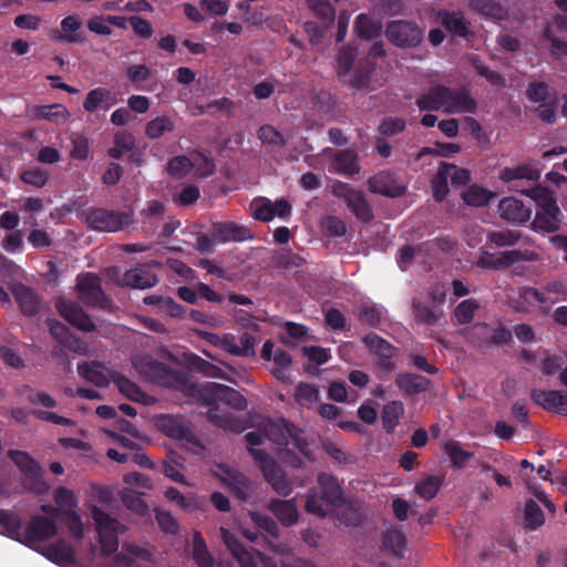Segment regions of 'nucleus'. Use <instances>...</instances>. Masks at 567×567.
<instances>
[{
    "mask_svg": "<svg viewBox=\"0 0 567 567\" xmlns=\"http://www.w3.org/2000/svg\"><path fill=\"white\" fill-rule=\"evenodd\" d=\"M317 481L321 494H319L316 487L309 489L306 501V511L323 517L328 514L329 506L342 507L344 497L342 488L333 475L320 473Z\"/></svg>",
    "mask_w": 567,
    "mask_h": 567,
    "instance_id": "obj_1",
    "label": "nucleus"
},
{
    "mask_svg": "<svg viewBox=\"0 0 567 567\" xmlns=\"http://www.w3.org/2000/svg\"><path fill=\"white\" fill-rule=\"evenodd\" d=\"M133 364L140 374L158 385L179 388L185 383V374L182 371L155 360L152 355H137L134 358Z\"/></svg>",
    "mask_w": 567,
    "mask_h": 567,
    "instance_id": "obj_2",
    "label": "nucleus"
},
{
    "mask_svg": "<svg viewBox=\"0 0 567 567\" xmlns=\"http://www.w3.org/2000/svg\"><path fill=\"white\" fill-rule=\"evenodd\" d=\"M91 515L96 524L101 554L105 557L115 554L118 549V534L123 533L124 526L99 506H93Z\"/></svg>",
    "mask_w": 567,
    "mask_h": 567,
    "instance_id": "obj_3",
    "label": "nucleus"
},
{
    "mask_svg": "<svg viewBox=\"0 0 567 567\" xmlns=\"http://www.w3.org/2000/svg\"><path fill=\"white\" fill-rule=\"evenodd\" d=\"M76 289L80 299L89 307L111 310L112 300L102 289L101 279L93 272L81 274L76 278Z\"/></svg>",
    "mask_w": 567,
    "mask_h": 567,
    "instance_id": "obj_4",
    "label": "nucleus"
},
{
    "mask_svg": "<svg viewBox=\"0 0 567 567\" xmlns=\"http://www.w3.org/2000/svg\"><path fill=\"white\" fill-rule=\"evenodd\" d=\"M85 223L93 230L115 233L132 223V215L125 212L93 208L87 212Z\"/></svg>",
    "mask_w": 567,
    "mask_h": 567,
    "instance_id": "obj_5",
    "label": "nucleus"
},
{
    "mask_svg": "<svg viewBox=\"0 0 567 567\" xmlns=\"http://www.w3.org/2000/svg\"><path fill=\"white\" fill-rule=\"evenodd\" d=\"M385 37L393 45L405 49L417 47L423 39V33L414 22L394 20L388 22Z\"/></svg>",
    "mask_w": 567,
    "mask_h": 567,
    "instance_id": "obj_6",
    "label": "nucleus"
},
{
    "mask_svg": "<svg viewBox=\"0 0 567 567\" xmlns=\"http://www.w3.org/2000/svg\"><path fill=\"white\" fill-rule=\"evenodd\" d=\"M8 456L23 474L25 481L29 482L32 491L40 493L45 488V484L42 481V470L29 453L10 450Z\"/></svg>",
    "mask_w": 567,
    "mask_h": 567,
    "instance_id": "obj_7",
    "label": "nucleus"
},
{
    "mask_svg": "<svg viewBox=\"0 0 567 567\" xmlns=\"http://www.w3.org/2000/svg\"><path fill=\"white\" fill-rule=\"evenodd\" d=\"M56 533L58 527L54 519L41 515H33L23 530L22 544L32 547L35 543L54 537Z\"/></svg>",
    "mask_w": 567,
    "mask_h": 567,
    "instance_id": "obj_8",
    "label": "nucleus"
},
{
    "mask_svg": "<svg viewBox=\"0 0 567 567\" xmlns=\"http://www.w3.org/2000/svg\"><path fill=\"white\" fill-rule=\"evenodd\" d=\"M56 309L64 320L79 330L84 332H93L96 330V326L90 316L75 301L60 298L56 301Z\"/></svg>",
    "mask_w": 567,
    "mask_h": 567,
    "instance_id": "obj_9",
    "label": "nucleus"
},
{
    "mask_svg": "<svg viewBox=\"0 0 567 567\" xmlns=\"http://www.w3.org/2000/svg\"><path fill=\"white\" fill-rule=\"evenodd\" d=\"M563 218L564 215L557 203H545V207L536 208L532 229L536 233H555L560 229Z\"/></svg>",
    "mask_w": 567,
    "mask_h": 567,
    "instance_id": "obj_10",
    "label": "nucleus"
},
{
    "mask_svg": "<svg viewBox=\"0 0 567 567\" xmlns=\"http://www.w3.org/2000/svg\"><path fill=\"white\" fill-rule=\"evenodd\" d=\"M533 252L518 249L501 251L497 255L486 252L480 260L478 266L485 269L508 268L519 261L534 260Z\"/></svg>",
    "mask_w": 567,
    "mask_h": 567,
    "instance_id": "obj_11",
    "label": "nucleus"
},
{
    "mask_svg": "<svg viewBox=\"0 0 567 567\" xmlns=\"http://www.w3.org/2000/svg\"><path fill=\"white\" fill-rule=\"evenodd\" d=\"M210 236L215 243L245 241L251 238L250 229L233 221H214Z\"/></svg>",
    "mask_w": 567,
    "mask_h": 567,
    "instance_id": "obj_12",
    "label": "nucleus"
},
{
    "mask_svg": "<svg viewBox=\"0 0 567 567\" xmlns=\"http://www.w3.org/2000/svg\"><path fill=\"white\" fill-rule=\"evenodd\" d=\"M370 192L386 197L395 198L405 193V187L400 184L395 174L390 171H381L369 178Z\"/></svg>",
    "mask_w": 567,
    "mask_h": 567,
    "instance_id": "obj_13",
    "label": "nucleus"
},
{
    "mask_svg": "<svg viewBox=\"0 0 567 567\" xmlns=\"http://www.w3.org/2000/svg\"><path fill=\"white\" fill-rule=\"evenodd\" d=\"M76 370L81 378L100 388L107 386L113 382L116 373V371L110 370L103 363L97 361L80 362L78 363Z\"/></svg>",
    "mask_w": 567,
    "mask_h": 567,
    "instance_id": "obj_14",
    "label": "nucleus"
},
{
    "mask_svg": "<svg viewBox=\"0 0 567 567\" xmlns=\"http://www.w3.org/2000/svg\"><path fill=\"white\" fill-rule=\"evenodd\" d=\"M10 290L22 315L33 317L39 312L41 299L32 288L18 282Z\"/></svg>",
    "mask_w": 567,
    "mask_h": 567,
    "instance_id": "obj_15",
    "label": "nucleus"
},
{
    "mask_svg": "<svg viewBox=\"0 0 567 567\" xmlns=\"http://www.w3.org/2000/svg\"><path fill=\"white\" fill-rule=\"evenodd\" d=\"M451 87L443 84L431 86L426 92L417 96L415 104L420 111H440L445 113L447 96Z\"/></svg>",
    "mask_w": 567,
    "mask_h": 567,
    "instance_id": "obj_16",
    "label": "nucleus"
},
{
    "mask_svg": "<svg viewBox=\"0 0 567 567\" xmlns=\"http://www.w3.org/2000/svg\"><path fill=\"white\" fill-rule=\"evenodd\" d=\"M205 391L213 400L221 401L237 411H243L247 408L245 396L228 385L212 382L206 385Z\"/></svg>",
    "mask_w": 567,
    "mask_h": 567,
    "instance_id": "obj_17",
    "label": "nucleus"
},
{
    "mask_svg": "<svg viewBox=\"0 0 567 567\" xmlns=\"http://www.w3.org/2000/svg\"><path fill=\"white\" fill-rule=\"evenodd\" d=\"M437 18L444 30L452 37L467 39L471 35L470 23L460 10H440Z\"/></svg>",
    "mask_w": 567,
    "mask_h": 567,
    "instance_id": "obj_18",
    "label": "nucleus"
},
{
    "mask_svg": "<svg viewBox=\"0 0 567 567\" xmlns=\"http://www.w3.org/2000/svg\"><path fill=\"white\" fill-rule=\"evenodd\" d=\"M498 212L503 219L513 224H524L532 216V208L515 197L503 198L498 204Z\"/></svg>",
    "mask_w": 567,
    "mask_h": 567,
    "instance_id": "obj_19",
    "label": "nucleus"
},
{
    "mask_svg": "<svg viewBox=\"0 0 567 567\" xmlns=\"http://www.w3.org/2000/svg\"><path fill=\"white\" fill-rule=\"evenodd\" d=\"M367 348L375 355L381 358L380 365L386 370L393 369L391 359L395 354V347L374 332H370L363 338Z\"/></svg>",
    "mask_w": 567,
    "mask_h": 567,
    "instance_id": "obj_20",
    "label": "nucleus"
},
{
    "mask_svg": "<svg viewBox=\"0 0 567 567\" xmlns=\"http://www.w3.org/2000/svg\"><path fill=\"white\" fill-rule=\"evenodd\" d=\"M530 400L548 412H556L567 405V391L533 389Z\"/></svg>",
    "mask_w": 567,
    "mask_h": 567,
    "instance_id": "obj_21",
    "label": "nucleus"
},
{
    "mask_svg": "<svg viewBox=\"0 0 567 567\" xmlns=\"http://www.w3.org/2000/svg\"><path fill=\"white\" fill-rule=\"evenodd\" d=\"M395 385L404 395L413 396L424 393L431 388V380L416 373H400L395 378Z\"/></svg>",
    "mask_w": 567,
    "mask_h": 567,
    "instance_id": "obj_22",
    "label": "nucleus"
},
{
    "mask_svg": "<svg viewBox=\"0 0 567 567\" xmlns=\"http://www.w3.org/2000/svg\"><path fill=\"white\" fill-rule=\"evenodd\" d=\"M331 168L338 174L352 177L360 172L359 156L350 148L338 151L332 157Z\"/></svg>",
    "mask_w": 567,
    "mask_h": 567,
    "instance_id": "obj_23",
    "label": "nucleus"
},
{
    "mask_svg": "<svg viewBox=\"0 0 567 567\" xmlns=\"http://www.w3.org/2000/svg\"><path fill=\"white\" fill-rule=\"evenodd\" d=\"M477 110L476 101L471 96L470 92L465 89L453 90L447 96V104L445 113L447 114H460L470 113L473 114Z\"/></svg>",
    "mask_w": 567,
    "mask_h": 567,
    "instance_id": "obj_24",
    "label": "nucleus"
},
{
    "mask_svg": "<svg viewBox=\"0 0 567 567\" xmlns=\"http://www.w3.org/2000/svg\"><path fill=\"white\" fill-rule=\"evenodd\" d=\"M221 536L228 550L241 567H256L257 563L254 555L243 545L236 535L221 528Z\"/></svg>",
    "mask_w": 567,
    "mask_h": 567,
    "instance_id": "obj_25",
    "label": "nucleus"
},
{
    "mask_svg": "<svg viewBox=\"0 0 567 567\" xmlns=\"http://www.w3.org/2000/svg\"><path fill=\"white\" fill-rule=\"evenodd\" d=\"M269 511L284 526H292L298 522L299 514L293 499H271Z\"/></svg>",
    "mask_w": 567,
    "mask_h": 567,
    "instance_id": "obj_26",
    "label": "nucleus"
},
{
    "mask_svg": "<svg viewBox=\"0 0 567 567\" xmlns=\"http://www.w3.org/2000/svg\"><path fill=\"white\" fill-rule=\"evenodd\" d=\"M265 480L274 491L280 496H288L293 489L291 480L287 476L282 467L276 463L262 473Z\"/></svg>",
    "mask_w": 567,
    "mask_h": 567,
    "instance_id": "obj_27",
    "label": "nucleus"
},
{
    "mask_svg": "<svg viewBox=\"0 0 567 567\" xmlns=\"http://www.w3.org/2000/svg\"><path fill=\"white\" fill-rule=\"evenodd\" d=\"M45 557L63 567L75 564V553L64 539H58L45 548Z\"/></svg>",
    "mask_w": 567,
    "mask_h": 567,
    "instance_id": "obj_28",
    "label": "nucleus"
},
{
    "mask_svg": "<svg viewBox=\"0 0 567 567\" xmlns=\"http://www.w3.org/2000/svg\"><path fill=\"white\" fill-rule=\"evenodd\" d=\"M123 282L132 288L147 289L154 287L158 282V278L148 269L133 268L124 274Z\"/></svg>",
    "mask_w": 567,
    "mask_h": 567,
    "instance_id": "obj_29",
    "label": "nucleus"
},
{
    "mask_svg": "<svg viewBox=\"0 0 567 567\" xmlns=\"http://www.w3.org/2000/svg\"><path fill=\"white\" fill-rule=\"evenodd\" d=\"M0 534L22 544L23 530L20 517L7 509H0Z\"/></svg>",
    "mask_w": 567,
    "mask_h": 567,
    "instance_id": "obj_30",
    "label": "nucleus"
},
{
    "mask_svg": "<svg viewBox=\"0 0 567 567\" xmlns=\"http://www.w3.org/2000/svg\"><path fill=\"white\" fill-rule=\"evenodd\" d=\"M475 329L482 330L487 346L508 344L513 341L512 331L499 323L496 328H489L485 322L476 323Z\"/></svg>",
    "mask_w": 567,
    "mask_h": 567,
    "instance_id": "obj_31",
    "label": "nucleus"
},
{
    "mask_svg": "<svg viewBox=\"0 0 567 567\" xmlns=\"http://www.w3.org/2000/svg\"><path fill=\"white\" fill-rule=\"evenodd\" d=\"M114 101H111V91L105 87H96L87 92L83 109L89 113L96 112L100 107L109 110L114 105Z\"/></svg>",
    "mask_w": 567,
    "mask_h": 567,
    "instance_id": "obj_32",
    "label": "nucleus"
},
{
    "mask_svg": "<svg viewBox=\"0 0 567 567\" xmlns=\"http://www.w3.org/2000/svg\"><path fill=\"white\" fill-rule=\"evenodd\" d=\"M287 439L290 440L295 447L309 461H315L316 456L310 449L305 430L298 427L292 422L286 423Z\"/></svg>",
    "mask_w": 567,
    "mask_h": 567,
    "instance_id": "obj_33",
    "label": "nucleus"
},
{
    "mask_svg": "<svg viewBox=\"0 0 567 567\" xmlns=\"http://www.w3.org/2000/svg\"><path fill=\"white\" fill-rule=\"evenodd\" d=\"M404 413L403 403L400 401L388 402L381 412V421L384 431L392 434Z\"/></svg>",
    "mask_w": 567,
    "mask_h": 567,
    "instance_id": "obj_34",
    "label": "nucleus"
},
{
    "mask_svg": "<svg viewBox=\"0 0 567 567\" xmlns=\"http://www.w3.org/2000/svg\"><path fill=\"white\" fill-rule=\"evenodd\" d=\"M224 474V481L231 493L239 499L245 501L248 497L249 491L247 477L243 473L231 468H226Z\"/></svg>",
    "mask_w": 567,
    "mask_h": 567,
    "instance_id": "obj_35",
    "label": "nucleus"
},
{
    "mask_svg": "<svg viewBox=\"0 0 567 567\" xmlns=\"http://www.w3.org/2000/svg\"><path fill=\"white\" fill-rule=\"evenodd\" d=\"M413 315L417 323L434 326L443 316L442 309H434L424 301L413 300Z\"/></svg>",
    "mask_w": 567,
    "mask_h": 567,
    "instance_id": "obj_36",
    "label": "nucleus"
},
{
    "mask_svg": "<svg viewBox=\"0 0 567 567\" xmlns=\"http://www.w3.org/2000/svg\"><path fill=\"white\" fill-rule=\"evenodd\" d=\"M348 208L362 223H369L373 219V212L367 202L364 194L359 190L357 194L350 195L347 203Z\"/></svg>",
    "mask_w": 567,
    "mask_h": 567,
    "instance_id": "obj_37",
    "label": "nucleus"
},
{
    "mask_svg": "<svg viewBox=\"0 0 567 567\" xmlns=\"http://www.w3.org/2000/svg\"><path fill=\"white\" fill-rule=\"evenodd\" d=\"M540 177V172L527 165L516 166L514 168H504L501 172L499 178L505 183H513L520 179L537 182Z\"/></svg>",
    "mask_w": 567,
    "mask_h": 567,
    "instance_id": "obj_38",
    "label": "nucleus"
},
{
    "mask_svg": "<svg viewBox=\"0 0 567 567\" xmlns=\"http://www.w3.org/2000/svg\"><path fill=\"white\" fill-rule=\"evenodd\" d=\"M444 453L449 456L452 467L461 470L474 456V453L462 449L458 441L451 440L443 446Z\"/></svg>",
    "mask_w": 567,
    "mask_h": 567,
    "instance_id": "obj_39",
    "label": "nucleus"
},
{
    "mask_svg": "<svg viewBox=\"0 0 567 567\" xmlns=\"http://www.w3.org/2000/svg\"><path fill=\"white\" fill-rule=\"evenodd\" d=\"M61 30L65 33L63 40L69 43L82 44L86 38L83 32H79L82 27V22L75 14L68 16L62 19Z\"/></svg>",
    "mask_w": 567,
    "mask_h": 567,
    "instance_id": "obj_40",
    "label": "nucleus"
},
{
    "mask_svg": "<svg viewBox=\"0 0 567 567\" xmlns=\"http://www.w3.org/2000/svg\"><path fill=\"white\" fill-rule=\"evenodd\" d=\"M286 423H290V421L281 417L277 422H269L264 429V435L282 450L289 444Z\"/></svg>",
    "mask_w": 567,
    "mask_h": 567,
    "instance_id": "obj_41",
    "label": "nucleus"
},
{
    "mask_svg": "<svg viewBox=\"0 0 567 567\" xmlns=\"http://www.w3.org/2000/svg\"><path fill=\"white\" fill-rule=\"evenodd\" d=\"M444 477L439 475H427L416 483L415 493L425 501L433 499L443 485Z\"/></svg>",
    "mask_w": 567,
    "mask_h": 567,
    "instance_id": "obj_42",
    "label": "nucleus"
},
{
    "mask_svg": "<svg viewBox=\"0 0 567 567\" xmlns=\"http://www.w3.org/2000/svg\"><path fill=\"white\" fill-rule=\"evenodd\" d=\"M382 544L386 549H390L398 558H403L406 547V537L403 532L399 529H388L382 535Z\"/></svg>",
    "mask_w": 567,
    "mask_h": 567,
    "instance_id": "obj_43",
    "label": "nucleus"
},
{
    "mask_svg": "<svg viewBox=\"0 0 567 567\" xmlns=\"http://www.w3.org/2000/svg\"><path fill=\"white\" fill-rule=\"evenodd\" d=\"M354 31L359 38L370 40L379 35L381 31V24L379 21L373 20L370 16L361 13L355 19Z\"/></svg>",
    "mask_w": 567,
    "mask_h": 567,
    "instance_id": "obj_44",
    "label": "nucleus"
},
{
    "mask_svg": "<svg viewBox=\"0 0 567 567\" xmlns=\"http://www.w3.org/2000/svg\"><path fill=\"white\" fill-rule=\"evenodd\" d=\"M35 117L55 123H64L69 116L66 107L62 104L40 105L35 107Z\"/></svg>",
    "mask_w": 567,
    "mask_h": 567,
    "instance_id": "obj_45",
    "label": "nucleus"
},
{
    "mask_svg": "<svg viewBox=\"0 0 567 567\" xmlns=\"http://www.w3.org/2000/svg\"><path fill=\"white\" fill-rule=\"evenodd\" d=\"M305 265V259L291 250L284 249L274 256V267L284 270L299 269Z\"/></svg>",
    "mask_w": 567,
    "mask_h": 567,
    "instance_id": "obj_46",
    "label": "nucleus"
},
{
    "mask_svg": "<svg viewBox=\"0 0 567 567\" xmlns=\"http://www.w3.org/2000/svg\"><path fill=\"white\" fill-rule=\"evenodd\" d=\"M193 559L199 567H214V559L199 533H195L193 538Z\"/></svg>",
    "mask_w": 567,
    "mask_h": 567,
    "instance_id": "obj_47",
    "label": "nucleus"
},
{
    "mask_svg": "<svg viewBox=\"0 0 567 567\" xmlns=\"http://www.w3.org/2000/svg\"><path fill=\"white\" fill-rule=\"evenodd\" d=\"M174 130V123L168 116H157L151 120L145 127V134L148 138L155 140L163 136L165 133Z\"/></svg>",
    "mask_w": 567,
    "mask_h": 567,
    "instance_id": "obj_48",
    "label": "nucleus"
},
{
    "mask_svg": "<svg viewBox=\"0 0 567 567\" xmlns=\"http://www.w3.org/2000/svg\"><path fill=\"white\" fill-rule=\"evenodd\" d=\"M113 383L117 386L118 391L123 395H125L127 399L132 401L138 402L144 396L143 391L140 389L137 384H135L128 378L122 375L118 372L115 373Z\"/></svg>",
    "mask_w": 567,
    "mask_h": 567,
    "instance_id": "obj_49",
    "label": "nucleus"
},
{
    "mask_svg": "<svg viewBox=\"0 0 567 567\" xmlns=\"http://www.w3.org/2000/svg\"><path fill=\"white\" fill-rule=\"evenodd\" d=\"M471 8L488 18L502 19L504 17V9L496 0H471Z\"/></svg>",
    "mask_w": 567,
    "mask_h": 567,
    "instance_id": "obj_50",
    "label": "nucleus"
},
{
    "mask_svg": "<svg viewBox=\"0 0 567 567\" xmlns=\"http://www.w3.org/2000/svg\"><path fill=\"white\" fill-rule=\"evenodd\" d=\"M519 296L528 305L533 306L539 303L544 312H548L550 307L555 303V300L549 296L534 287H525Z\"/></svg>",
    "mask_w": 567,
    "mask_h": 567,
    "instance_id": "obj_51",
    "label": "nucleus"
},
{
    "mask_svg": "<svg viewBox=\"0 0 567 567\" xmlns=\"http://www.w3.org/2000/svg\"><path fill=\"white\" fill-rule=\"evenodd\" d=\"M19 392L24 394L27 400L33 405H42L47 409H53L56 406V401L50 394L37 391L29 384L22 385Z\"/></svg>",
    "mask_w": 567,
    "mask_h": 567,
    "instance_id": "obj_52",
    "label": "nucleus"
},
{
    "mask_svg": "<svg viewBox=\"0 0 567 567\" xmlns=\"http://www.w3.org/2000/svg\"><path fill=\"white\" fill-rule=\"evenodd\" d=\"M493 196V193L485 188L471 186L465 193H463V200L468 206L482 207L488 205Z\"/></svg>",
    "mask_w": 567,
    "mask_h": 567,
    "instance_id": "obj_53",
    "label": "nucleus"
},
{
    "mask_svg": "<svg viewBox=\"0 0 567 567\" xmlns=\"http://www.w3.org/2000/svg\"><path fill=\"white\" fill-rule=\"evenodd\" d=\"M193 162L185 155H178L171 158L167 163V173L174 178L185 177L193 169Z\"/></svg>",
    "mask_w": 567,
    "mask_h": 567,
    "instance_id": "obj_54",
    "label": "nucleus"
},
{
    "mask_svg": "<svg viewBox=\"0 0 567 567\" xmlns=\"http://www.w3.org/2000/svg\"><path fill=\"white\" fill-rule=\"evenodd\" d=\"M480 308V303L476 299L470 298L461 301L455 310L454 317L457 323L468 324L473 321L474 312Z\"/></svg>",
    "mask_w": 567,
    "mask_h": 567,
    "instance_id": "obj_55",
    "label": "nucleus"
},
{
    "mask_svg": "<svg viewBox=\"0 0 567 567\" xmlns=\"http://www.w3.org/2000/svg\"><path fill=\"white\" fill-rule=\"evenodd\" d=\"M520 239V234L514 230H495L487 235V241L496 247H512Z\"/></svg>",
    "mask_w": 567,
    "mask_h": 567,
    "instance_id": "obj_56",
    "label": "nucleus"
},
{
    "mask_svg": "<svg viewBox=\"0 0 567 567\" xmlns=\"http://www.w3.org/2000/svg\"><path fill=\"white\" fill-rule=\"evenodd\" d=\"M20 179L35 188H42L47 185L49 174L41 167H32L20 173Z\"/></svg>",
    "mask_w": 567,
    "mask_h": 567,
    "instance_id": "obj_57",
    "label": "nucleus"
},
{
    "mask_svg": "<svg viewBox=\"0 0 567 567\" xmlns=\"http://www.w3.org/2000/svg\"><path fill=\"white\" fill-rule=\"evenodd\" d=\"M258 138L265 145L284 147L286 145V138L271 125H262L257 132Z\"/></svg>",
    "mask_w": 567,
    "mask_h": 567,
    "instance_id": "obj_58",
    "label": "nucleus"
},
{
    "mask_svg": "<svg viewBox=\"0 0 567 567\" xmlns=\"http://www.w3.org/2000/svg\"><path fill=\"white\" fill-rule=\"evenodd\" d=\"M165 433L173 439L186 441L188 443H193L195 440V435L192 430L184 423L175 420L168 421V424L165 425Z\"/></svg>",
    "mask_w": 567,
    "mask_h": 567,
    "instance_id": "obj_59",
    "label": "nucleus"
},
{
    "mask_svg": "<svg viewBox=\"0 0 567 567\" xmlns=\"http://www.w3.org/2000/svg\"><path fill=\"white\" fill-rule=\"evenodd\" d=\"M525 520L530 529H536L545 522L544 513L534 499H528L525 504Z\"/></svg>",
    "mask_w": 567,
    "mask_h": 567,
    "instance_id": "obj_60",
    "label": "nucleus"
},
{
    "mask_svg": "<svg viewBox=\"0 0 567 567\" xmlns=\"http://www.w3.org/2000/svg\"><path fill=\"white\" fill-rule=\"evenodd\" d=\"M355 56V51L351 48H342L339 50L337 56V73L339 78H344L350 73Z\"/></svg>",
    "mask_w": 567,
    "mask_h": 567,
    "instance_id": "obj_61",
    "label": "nucleus"
},
{
    "mask_svg": "<svg viewBox=\"0 0 567 567\" xmlns=\"http://www.w3.org/2000/svg\"><path fill=\"white\" fill-rule=\"evenodd\" d=\"M406 121L402 117L388 116L383 118L379 126L378 132L383 136H393L405 130Z\"/></svg>",
    "mask_w": 567,
    "mask_h": 567,
    "instance_id": "obj_62",
    "label": "nucleus"
},
{
    "mask_svg": "<svg viewBox=\"0 0 567 567\" xmlns=\"http://www.w3.org/2000/svg\"><path fill=\"white\" fill-rule=\"evenodd\" d=\"M47 323L52 338H54L62 346L69 347L71 340H73V336L70 329L64 323L54 319H48Z\"/></svg>",
    "mask_w": 567,
    "mask_h": 567,
    "instance_id": "obj_63",
    "label": "nucleus"
},
{
    "mask_svg": "<svg viewBox=\"0 0 567 567\" xmlns=\"http://www.w3.org/2000/svg\"><path fill=\"white\" fill-rule=\"evenodd\" d=\"M526 97L532 103H545L549 97V85L543 81L530 82L526 89Z\"/></svg>",
    "mask_w": 567,
    "mask_h": 567,
    "instance_id": "obj_64",
    "label": "nucleus"
}]
</instances>
